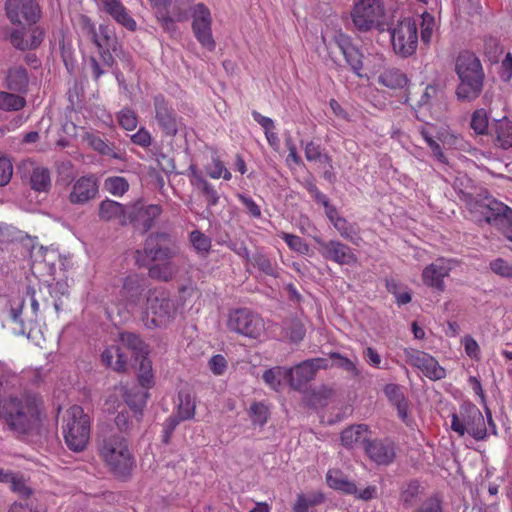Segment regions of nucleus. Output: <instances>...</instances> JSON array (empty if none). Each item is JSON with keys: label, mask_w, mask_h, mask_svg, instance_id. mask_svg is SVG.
Masks as SVG:
<instances>
[{"label": "nucleus", "mask_w": 512, "mask_h": 512, "mask_svg": "<svg viewBox=\"0 0 512 512\" xmlns=\"http://www.w3.org/2000/svg\"><path fill=\"white\" fill-rule=\"evenodd\" d=\"M97 452L108 471L117 479L128 480L136 467V459L128 439L114 430L97 436Z\"/></svg>", "instance_id": "nucleus-1"}, {"label": "nucleus", "mask_w": 512, "mask_h": 512, "mask_svg": "<svg viewBox=\"0 0 512 512\" xmlns=\"http://www.w3.org/2000/svg\"><path fill=\"white\" fill-rule=\"evenodd\" d=\"M0 418L17 433L26 434L40 422V406L31 396L0 400Z\"/></svg>", "instance_id": "nucleus-2"}, {"label": "nucleus", "mask_w": 512, "mask_h": 512, "mask_svg": "<svg viewBox=\"0 0 512 512\" xmlns=\"http://www.w3.org/2000/svg\"><path fill=\"white\" fill-rule=\"evenodd\" d=\"M455 71L460 79L456 94L461 100L476 99L483 88L484 72L478 57L467 50L461 51L455 61Z\"/></svg>", "instance_id": "nucleus-3"}, {"label": "nucleus", "mask_w": 512, "mask_h": 512, "mask_svg": "<svg viewBox=\"0 0 512 512\" xmlns=\"http://www.w3.org/2000/svg\"><path fill=\"white\" fill-rule=\"evenodd\" d=\"M65 443L74 452L83 451L90 437V419L81 406L68 408L62 418Z\"/></svg>", "instance_id": "nucleus-4"}, {"label": "nucleus", "mask_w": 512, "mask_h": 512, "mask_svg": "<svg viewBox=\"0 0 512 512\" xmlns=\"http://www.w3.org/2000/svg\"><path fill=\"white\" fill-rule=\"evenodd\" d=\"M355 29L361 33L384 31L386 9L383 0H355L350 11Z\"/></svg>", "instance_id": "nucleus-5"}, {"label": "nucleus", "mask_w": 512, "mask_h": 512, "mask_svg": "<svg viewBox=\"0 0 512 512\" xmlns=\"http://www.w3.org/2000/svg\"><path fill=\"white\" fill-rule=\"evenodd\" d=\"M179 248L171 235L166 232H154L147 236L142 250L136 251V263L146 266V260L153 262L172 261Z\"/></svg>", "instance_id": "nucleus-6"}, {"label": "nucleus", "mask_w": 512, "mask_h": 512, "mask_svg": "<svg viewBox=\"0 0 512 512\" xmlns=\"http://www.w3.org/2000/svg\"><path fill=\"white\" fill-rule=\"evenodd\" d=\"M461 200L471 214L475 222H486L497 227L502 217L508 210V206L490 196L471 195L463 193Z\"/></svg>", "instance_id": "nucleus-7"}, {"label": "nucleus", "mask_w": 512, "mask_h": 512, "mask_svg": "<svg viewBox=\"0 0 512 512\" xmlns=\"http://www.w3.org/2000/svg\"><path fill=\"white\" fill-rule=\"evenodd\" d=\"M451 429L459 436L468 433L477 441L487 436L485 419L479 408L472 403L462 404L458 413L451 414Z\"/></svg>", "instance_id": "nucleus-8"}, {"label": "nucleus", "mask_w": 512, "mask_h": 512, "mask_svg": "<svg viewBox=\"0 0 512 512\" xmlns=\"http://www.w3.org/2000/svg\"><path fill=\"white\" fill-rule=\"evenodd\" d=\"M82 30L91 38L97 47L100 58L104 64L112 66L114 63L113 53L117 51V38L113 29L107 25L100 24L96 28L92 20L85 15L80 18Z\"/></svg>", "instance_id": "nucleus-9"}, {"label": "nucleus", "mask_w": 512, "mask_h": 512, "mask_svg": "<svg viewBox=\"0 0 512 512\" xmlns=\"http://www.w3.org/2000/svg\"><path fill=\"white\" fill-rule=\"evenodd\" d=\"M145 326L149 329L166 327L175 316L173 301L164 291H149L147 296Z\"/></svg>", "instance_id": "nucleus-10"}, {"label": "nucleus", "mask_w": 512, "mask_h": 512, "mask_svg": "<svg viewBox=\"0 0 512 512\" xmlns=\"http://www.w3.org/2000/svg\"><path fill=\"white\" fill-rule=\"evenodd\" d=\"M393 51L403 57L412 56L418 47V27L412 18H404L389 29Z\"/></svg>", "instance_id": "nucleus-11"}, {"label": "nucleus", "mask_w": 512, "mask_h": 512, "mask_svg": "<svg viewBox=\"0 0 512 512\" xmlns=\"http://www.w3.org/2000/svg\"><path fill=\"white\" fill-rule=\"evenodd\" d=\"M227 327L230 331L258 339L265 330L263 319L247 308L232 310L228 315Z\"/></svg>", "instance_id": "nucleus-12"}, {"label": "nucleus", "mask_w": 512, "mask_h": 512, "mask_svg": "<svg viewBox=\"0 0 512 512\" xmlns=\"http://www.w3.org/2000/svg\"><path fill=\"white\" fill-rule=\"evenodd\" d=\"M5 14L12 26L38 24L42 8L37 0H6Z\"/></svg>", "instance_id": "nucleus-13"}, {"label": "nucleus", "mask_w": 512, "mask_h": 512, "mask_svg": "<svg viewBox=\"0 0 512 512\" xmlns=\"http://www.w3.org/2000/svg\"><path fill=\"white\" fill-rule=\"evenodd\" d=\"M192 31L197 41L209 51L216 47L212 35V15L210 9L204 3H197L193 7Z\"/></svg>", "instance_id": "nucleus-14"}, {"label": "nucleus", "mask_w": 512, "mask_h": 512, "mask_svg": "<svg viewBox=\"0 0 512 512\" xmlns=\"http://www.w3.org/2000/svg\"><path fill=\"white\" fill-rule=\"evenodd\" d=\"M45 31L38 24L12 26L9 32L11 45L20 51L37 49L43 42Z\"/></svg>", "instance_id": "nucleus-15"}, {"label": "nucleus", "mask_w": 512, "mask_h": 512, "mask_svg": "<svg viewBox=\"0 0 512 512\" xmlns=\"http://www.w3.org/2000/svg\"><path fill=\"white\" fill-rule=\"evenodd\" d=\"M324 358L308 359L293 368H287V382L294 390H301L308 382L313 380L320 369L327 368Z\"/></svg>", "instance_id": "nucleus-16"}, {"label": "nucleus", "mask_w": 512, "mask_h": 512, "mask_svg": "<svg viewBox=\"0 0 512 512\" xmlns=\"http://www.w3.org/2000/svg\"><path fill=\"white\" fill-rule=\"evenodd\" d=\"M318 245L320 255L328 261L338 265H354L358 257L353 249L339 240L325 241L321 238L314 239Z\"/></svg>", "instance_id": "nucleus-17"}, {"label": "nucleus", "mask_w": 512, "mask_h": 512, "mask_svg": "<svg viewBox=\"0 0 512 512\" xmlns=\"http://www.w3.org/2000/svg\"><path fill=\"white\" fill-rule=\"evenodd\" d=\"M153 107L155 120L161 131L166 136H175L181 124V118L177 116L175 110L163 94L153 96Z\"/></svg>", "instance_id": "nucleus-18"}, {"label": "nucleus", "mask_w": 512, "mask_h": 512, "mask_svg": "<svg viewBox=\"0 0 512 512\" xmlns=\"http://www.w3.org/2000/svg\"><path fill=\"white\" fill-rule=\"evenodd\" d=\"M451 270V260L439 258L423 269L422 282L434 293L441 294L446 288L444 280L450 275Z\"/></svg>", "instance_id": "nucleus-19"}, {"label": "nucleus", "mask_w": 512, "mask_h": 512, "mask_svg": "<svg viewBox=\"0 0 512 512\" xmlns=\"http://www.w3.org/2000/svg\"><path fill=\"white\" fill-rule=\"evenodd\" d=\"M162 207L156 204L144 206L141 202L128 205L127 224H133L142 232L149 231L155 220L161 215Z\"/></svg>", "instance_id": "nucleus-20"}, {"label": "nucleus", "mask_w": 512, "mask_h": 512, "mask_svg": "<svg viewBox=\"0 0 512 512\" xmlns=\"http://www.w3.org/2000/svg\"><path fill=\"white\" fill-rule=\"evenodd\" d=\"M405 355L407 362L421 370L429 379L440 380L446 376L445 369L428 353L414 349H406Z\"/></svg>", "instance_id": "nucleus-21"}, {"label": "nucleus", "mask_w": 512, "mask_h": 512, "mask_svg": "<svg viewBox=\"0 0 512 512\" xmlns=\"http://www.w3.org/2000/svg\"><path fill=\"white\" fill-rule=\"evenodd\" d=\"M147 288L146 279L139 274H130L124 278L120 295L127 308H135L143 302L144 292Z\"/></svg>", "instance_id": "nucleus-22"}, {"label": "nucleus", "mask_w": 512, "mask_h": 512, "mask_svg": "<svg viewBox=\"0 0 512 512\" xmlns=\"http://www.w3.org/2000/svg\"><path fill=\"white\" fill-rule=\"evenodd\" d=\"M334 42L344 56L347 65L355 75L362 77L363 53L353 44L351 37L339 32L334 36Z\"/></svg>", "instance_id": "nucleus-23"}, {"label": "nucleus", "mask_w": 512, "mask_h": 512, "mask_svg": "<svg viewBox=\"0 0 512 512\" xmlns=\"http://www.w3.org/2000/svg\"><path fill=\"white\" fill-rule=\"evenodd\" d=\"M60 260L61 254L57 249L41 247L33 256L31 264L32 273L40 276H55L57 272V261Z\"/></svg>", "instance_id": "nucleus-24"}, {"label": "nucleus", "mask_w": 512, "mask_h": 512, "mask_svg": "<svg viewBox=\"0 0 512 512\" xmlns=\"http://www.w3.org/2000/svg\"><path fill=\"white\" fill-rule=\"evenodd\" d=\"M98 193V184L93 176L80 177L72 186L69 201L72 204H85L95 198Z\"/></svg>", "instance_id": "nucleus-25"}, {"label": "nucleus", "mask_w": 512, "mask_h": 512, "mask_svg": "<svg viewBox=\"0 0 512 512\" xmlns=\"http://www.w3.org/2000/svg\"><path fill=\"white\" fill-rule=\"evenodd\" d=\"M489 135L495 147L507 150L512 147V121L507 117L495 121Z\"/></svg>", "instance_id": "nucleus-26"}, {"label": "nucleus", "mask_w": 512, "mask_h": 512, "mask_svg": "<svg viewBox=\"0 0 512 512\" xmlns=\"http://www.w3.org/2000/svg\"><path fill=\"white\" fill-rule=\"evenodd\" d=\"M99 7H101L104 12L110 15L118 24L122 25L127 30H136V21L132 18L120 0H108Z\"/></svg>", "instance_id": "nucleus-27"}, {"label": "nucleus", "mask_w": 512, "mask_h": 512, "mask_svg": "<svg viewBox=\"0 0 512 512\" xmlns=\"http://www.w3.org/2000/svg\"><path fill=\"white\" fill-rule=\"evenodd\" d=\"M365 451L369 458L379 465H388L395 458V450L392 443L381 440L368 442Z\"/></svg>", "instance_id": "nucleus-28"}, {"label": "nucleus", "mask_w": 512, "mask_h": 512, "mask_svg": "<svg viewBox=\"0 0 512 512\" xmlns=\"http://www.w3.org/2000/svg\"><path fill=\"white\" fill-rule=\"evenodd\" d=\"M98 215L104 221L118 220L121 225H127L128 206L105 199L99 205Z\"/></svg>", "instance_id": "nucleus-29"}, {"label": "nucleus", "mask_w": 512, "mask_h": 512, "mask_svg": "<svg viewBox=\"0 0 512 512\" xmlns=\"http://www.w3.org/2000/svg\"><path fill=\"white\" fill-rule=\"evenodd\" d=\"M326 484L334 490L340 491L347 495H356L357 486L350 481L344 472L338 468H331L326 474Z\"/></svg>", "instance_id": "nucleus-30"}, {"label": "nucleus", "mask_w": 512, "mask_h": 512, "mask_svg": "<svg viewBox=\"0 0 512 512\" xmlns=\"http://www.w3.org/2000/svg\"><path fill=\"white\" fill-rule=\"evenodd\" d=\"M384 393L388 400L396 407L398 416L402 421L406 422L408 419V401L401 387L393 383L387 384L384 387Z\"/></svg>", "instance_id": "nucleus-31"}, {"label": "nucleus", "mask_w": 512, "mask_h": 512, "mask_svg": "<svg viewBox=\"0 0 512 512\" xmlns=\"http://www.w3.org/2000/svg\"><path fill=\"white\" fill-rule=\"evenodd\" d=\"M325 502V495L320 491L298 493L292 505V512H310L316 506Z\"/></svg>", "instance_id": "nucleus-32"}, {"label": "nucleus", "mask_w": 512, "mask_h": 512, "mask_svg": "<svg viewBox=\"0 0 512 512\" xmlns=\"http://www.w3.org/2000/svg\"><path fill=\"white\" fill-rule=\"evenodd\" d=\"M123 397L131 411L137 412L139 410L143 413V409L149 398V393L148 390H145L141 386L134 385L131 388L124 389Z\"/></svg>", "instance_id": "nucleus-33"}, {"label": "nucleus", "mask_w": 512, "mask_h": 512, "mask_svg": "<svg viewBox=\"0 0 512 512\" xmlns=\"http://www.w3.org/2000/svg\"><path fill=\"white\" fill-rule=\"evenodd\" d=\"M102 361L113 370L122 372L126 370L128 355L116 345H112L102 353Z\"/></svg>", "instance_id": "nucleus-34"}, {"label": "nucleus", "mask_w": 512, "mask_h": 512, "mask_svg": "<svg viewBox=\"0 0 512 512\" xmlns=\"http://www.w3.org/2000/svg\"><path fill=\"white\" fill-rule=\"evenodd\" d=\"M249 263L267 276L273 278H278L280 276V269L277 262L271 259L263 251H256L251 256V259H249Z\"/></svg>", "instance_id": "nucleus-35"}, {"label": "nucleus", "mask_w": 512, "mask_h": 512, "mask_svg": "<svg viewBox=\"0 0 512 512\" xmlns=\"http://www.w3.org/2000/svg\"><path fill=\"white\" fill-rule=\"evenodd\" d=\"M29 84L27 70L21 66H15L8 70L6 85L9 90L25 93Z\"/></svg>", "instance_id": "nucleus-36"}, {"label": "nucleus", "mask_w": 512, "mask_h": 512, "mask_svg": "<svg viewBox=\"0 0 512 512\" xmlns=\"http://www.w3.org/2000/svg\"><path fill=\"white\" fill-rule=\"evenodd\" d=\"M196 412V402L189 391H180L178 393V405L176 413L173 414L180 421L191 420Z\"/></svg>", "instance_id": "nucleus-37"}, {"label": "nucleus", "mask_w": 512, "mask_h": 512, "mask_svg": "<svg viewBox=\"0 0 512 512\" xmlns=\"http://www.w3.org/2000/svg\"><path fill=\"white\" fill-rule=\"evenodd\" d=\"M368 435L369 429L367 425H352L342 431L341 443L343 446L352 447L354 444L367 442Z\"/></svg>", "instance_id": "nucleus-38"}, {"label": "nucleus", "mask_w": 512, "mask_h": 512, "mask_svg": "<svg viewBox=\"0 0 512 512\" xmlns=\"http://www.w3.org/2000/svg\"><path fill=\"white\" fill-rule=\"evenodd\" d=\"M143 413L141 411H131L129 409L121 411L115 418L117 428L126 434H130L134 429H137L142 421Z\"/></svg>", "instance_id": "nucleus-39"}, {"label": "nucleus", "mask_w": 512, "mask_h": 512, "mask_svg": "<svg viewBox=\"0 0 512 512\" xmlns=\"http://www.w3.org/2000/svg\"><path fill=\"white\" fill-rule=\"evenodd\" d=\"M407 82L406 74L397 68H387L378 76V83L390 89H402Z\"/></svg>", "instance_id": "nucleus-40"}, {"label": "nucleus", "mask_w": 512, "mask_h": 512, "mask_svg": "<svg viewBox=\"0 0 512 512\" xmlns=\"http://www.w3.org/2000/svg\"><path fill=\"white\" fill-rule=\"evenodd\" d=\"M177 273V268L172 261L154 263L148 268V276L152 279L169 282Z\"/></svg>", "instance_id": "nucleus-41"}, {"label": "nucleus", "mask_w": 512, "mask_h": 512, "mask_svg": "<svg viewBox=\"0 0 512 512\" xmlns=\"http://www.w3.org/2000/svg\"><path fill=\"white\" fill-rule=\"evenodd\" d=\"M334 228L340 236L354 245H359L362 238L359 234V228L356 224L349 223L344 217L335 219Z\"/></svg>", "instance_id": "nucleus-42"}, {"label": "nucleus", "mask_w": 512, "mask_h": 512, "mask_svg": "<svg viewBox=\"0 0 512 512\" xmlns=\"http://www.w3.org/2000/svg\"><path fill=\"white\" fill-rule=\"evenodd\" d=\"M189 241L196 252L201 258H206L212 248V240L199 230H193L189 234Z\"/></svg>", "instance_id": "nucleus-43"}, {"label": "nucleus", "mask_w": 512, "mask_h": 512, "mask_svg": "<svg viewBox=\"0 0 512 512\" xmlns=\"http://www.w3.org/2000/svg\"><path fill=\"white\" fill-rule=\"evenodd\" d=\"M262 379L272 390L280 391L282 381H287V368L281 366L272 367L263 373Z\"/></svg>", "instance_id": "nucleus-44"}, {"label": "nucleus", "mask_w": 512, "mask_h": 512, "mask_svg": "<svg viewBox=\"0 0 512 512\" xmlns=\"http://www.w3.org/2000/svg\"><path fill=\"white\" fill-rule=\"evenodd\" d=\"M193 0H170L168 9L177 22L187 21L193 11Z\"/></svg>", "instance_id": "nucleus-45"}, {"label": "nucleus", "mask_w": 512, "mask_h": 512, "mask_svg": "<svg viewBox=\"0 0 512 512\" xmlns=\"http://www.w3.org/2000/svg\"><path fill=\"white\" fill-rule=\"evenodd\" d=\"M85 139L87 140L89 146L98 153L114 159H121V155L115 150L114 146L108 144L101 137L88 133Z\"/></svg>", "instance_id": "nucleus-46"}, {"label": "nucleus", "mask_w": 512, "mask_h": 512, "mask_svg": "<svg viewBox=\"0 0 512 512\" xmlns=\"http://www.w3.org/2000/svg\"><path fill=\"white\" fill-rule=\"evenodd\" d=\"M137 377L139 385L145 390H149L154 386L152 362L147 356H142L140 360Z\"/></svg>", "instance_id": "nucleus-47"}, {"label": "nucleus", "mask_w": 512, "mask_h": 512, "mask_svg": "<svg viewBox=\"0 0 512 512\" xmlns=\"http://www.w3.org/2000/svg\"><path fill=\"white\" fill-rule=\"evenodd\" d=\"M31 186L39 192H46L51 186L50 172L47 168L37 167L31 175Z\"/></svg>", "instance_id": "nucleus-48"}, {"label": "nucleus", "mask_w": 512, "mask_h": 512, "mask_svg": "<svg viewBox=\"0 0 512 512\" xmlns=\"http://www.w3.org/2000/svg\"><path fill=\"white\" fill-rule=\"evenodd\" d=\"M26 105V100L23 96L9 93L0 92V109L4 111H19Z\"/></svg>", "instance_id": "nucleus-49"}, {"label": "nucleus", "mask_w": 512, "mask_h": 512, "mask_svg": "<svg viewBox=\"0 0 512 512\" xmlns=\"http://www.w3.org/2000/svg\"><path fill=\"white\" fill-rule=\"evenodd\" d=\"M470 126L476 134H489V115L484 108L476 109L473 112Z\"/></svg>", "instance_id": "nucleus-50"}, {"label": "nucleus", "mask_w": 512, "mask_h": 512, "mask_svg": "<svg viewBox=\"0 0 512 512\" xmlns=\"http://www.w3.org/2000/svg\"><path fill=\"white\" fill-rule=\"evenodd\" d=\"M422 489L418 481L414 480L407 484V486L401 491L400 501L405 508H411L415 505L418 500V496L421 494Z\"/></svg>", "instance_id": "nucleus-51"}, {"label": "nucleus", "mask_w": 512, "mask_h": 512, "mask_svg": "<svg viewBox=\"0 0 512 512\" xmlns=\"http://www.w3.org/2000/svg\"><path fill=\"white\" fill-rule=\"evenodd\" d=\"M206 174L212 179L223 178L226 181L231 180L232 174L226 168L224 162L219 157H213L210 164L205 167Z\"/></svg>", "instance_id": "nucleus-52"}, {"label": "nucleus", "mask_w": 512, "mask_h": 512, "mask_svg": "<svg viewBox=\"0 0 512 512\" xmlns=\"http://www.w3.org/2000/svg\"><path fill=\"white\" fill-rule=\"evenodd\" d=\"M286 336L290 341L299 343L304 339L306 329L299 319H290L284 323Z\"/></svg>", "instance_id": "nucleus-53"}, {"label": "nucleus", "mask_w": 512, "mask_h": 512, "mask_svg": "<svg viewBox=\"0 0 512 512\" xmlns=\"http://www.w3.org/2000/svg\"><path fill=\"white\" fill-rule=\"evenodd\" d=\"M436 21L435 17L427 11H424L421 15V41L425 45H429L432 41V37L435 31Z\"/></svg>", "instance_id": "nucleus-54"}, {"label": "nucleus", "mask_w": 512, "mask_h": 512, "mask_svg": "<svg viewBox=\"0 0 512 512\" xmlns=\"http://www.w3.org/2000/svg\"><path fill=\"white\" fill-rule=\"evenodd\" d=\"M104 188L114 196H122L128 191L129 183L124 177L113 176L105 180Z\"/></svg>", "instance_id": "nucleus-55"}, {"label": "nucleus", "mask_w": 512, "mask_h": 512, "mask_svg": "<svg viewBox=\"0 0 512 512\" xmlns=\"http://www.w3.org/2000/svg\"><path fill=\"white\" fill-rule=\"evenodd\" d=\"M278 237L284 240L287 246L297 253L305 255L309 251L307 243L298 235L281 231L278 233Z\"/></svg>", "instance_id": "nucleus-56"}, {"label": "nucleus", "mask_w": 512, "mask_h": 512, "mask_svg": "<svg viewBox=\"0 0 512 512\" xmlns=\"http://www.w3.org/2000/svg\"><path fill=\"white\" fill-rule=\"evenodd\" d=\"M304 153L308 161H320L332 167L331 157L327 154H322L320 145L316 144L315 142H308L304 148Z\"/></svg>", "instance_id": "nucleus-57"}, {"label": "nucleus", "mask_w": 512, "mask_h": 512, "mask_svg": "<svg viewBox=\"0 0 512 512\" xmlns=\"http://www.w3.org/2000/svg\"><path fill=\"white\" fill-rule=\"evenodd\" d=\"M119 125L127 131H133L138 125V116L130 108H123L117 113Z\"/></svg>", "instance_id": "nucleus-58"}, {"label": "nucleus", "mask_w": 512, "mask_h": 512, "mask_svg": "<svg viewBox=\"0 0 512 512\" xmlns=\"http://www.w3.org/2000/svg\"><path fill=\"white\" fill-rule=\"evenodd\" d=\"M7 484L10 485L13 492L24 498H28L32 494L31 488L27 486L23 475L20 473L13 472Z\"/></svg>", "instance_id": "nucleus-59"}, {"label": "nucleus", "mask_w": 512, "mask_h": 512, "mask_svg": "<svg viewBox=\"0 0 512 512\" xmlns=\"http://www.w3.org/2000/svg\"><path fill=\"white\" fill-rule=\"evenodd\" d=\"M268 406L263 402H254L250 406V417L254 424L263 426L269 419Z\"/></svg>", "instance_id": "nucleus-60"}, {"label": "nucleus", "mask_w": 512, "mask_h": 512, "mask_svg": "<svg viewBox=\"0 0 512 512\" xmlns=\"http://www.w3.org/2000/svg\"><path fill=\"white\" fill-rule=\"evenodd\" d=\"M198 187L201 189L209 207L216 206L219 203V194L211 183L204 178H199Z\"/></svg>", "instance_id": "nucleus-61"}, {"label": "nucleus", "mask_w": 512, "mask_h": 512, "mask_svg": "<svg viewBox=\"0 0 512 512\" xmlns=\"http://www.w3.org/2000/svg\"><path fill=\"white\" fill-rule=\"evenodd\" d=\"M156 11V17L161 27L167 32H173L176 29L175 22L176 18L170 15L168 6L159 8Z\"/></svg>", "instance_id": "nucleus-62"}, {"label": "nucleus", "mask_w": 512, "mask_h": 512, "mask_svg": "<svg viewBox=\"0 0 512 512\" xmlns=\"http://www.w3.org/2000/svg\"><path fill=\"white\" fill-rule=\"evenodd\" d=\"M330 358L337 361L336 365L339 368H342L343 370L351 373L353 376H358L360 374V371L357 368L356 364L349 358L341 355L340 353L333 352L330 354Z\"/></svg>", "instance_id": "nucleus-63"}, {"label": "nucleus", "mask_w": 512, "mask_h": 512, "mask_svg": "<svg viewBox=\"0 0 512 512\" xmlns=\"http://www.w3.org/2000/svg\"><path fill=\"white\" fill-rule=\"evenodd\" d=\"M121 342L127 346V348L133 350L134 352H142L144 348V342L141 338L131 332H124L120 334Z\"/></svg>", "instance_id": "nucleus-64"}]
</instances>
